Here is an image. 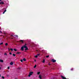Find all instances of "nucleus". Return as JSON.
Listing matches in <instances>:
<instances>
[{
    "label": "nucleus",
    "instance_id": "6",
    "mask_svg": "<svg viewBox=\"0 0 79 79\" xmlns=\"http://www.w3.org/2000/svg\"><path fill=\"white\" fill-rule=\"evenodd\" d=\"M21 54V52H18L16 53V54H17V55H19V54Z\"/></svg>",
    "mask_w": 79,
    "mask_h": 79
},
{
    "label": "nucleus",
    "instance_id": "19",
    "mask_svg": "<svg viewBox=\"0 0 79 79\" xmlns=\"http://www.w3.org/2000/svg\"><path fill=\"white\" fill-rule=\"evenodd\" d=\"M2 79H5V77H3V76H2Z\"/></svg>",
    "mask_w": 79,
    "mask_h": 79
},
{
    "label": "nucleus",
    "instance_id": "1",
    "mask_svg": "<svg viewBox=\"0 0 79 79\" xmlns=\"http://www.w3.org/2000/svg\"><path fill=\"white\" fill-rule=\"evenodd\" d=\"M33 73V72H30L29 73V74L28 75V77H30L31 76V75H32Z\"/></svg>",
    "mask_w": 79,
    "mask_h": 79
},
{
    "label": "nucleus",
    "instance_id": "15",
    "mask_svg": "<svg viewBox=\"0 0 79 79\" xmlns=\"http://www.w3.org/2000/svg\"><path fill=\"white\" fill-rule=\"evenodd\" d=\"M40 72H38L37 73V74H38V75H39V74H40Z\"/></svg>",
    "mask_w": 79,
    "mask_h": 79
},
{
    "label": "nucleus",
    "instance_id": "5",
    "mask_svg": "<svg viewBox=\"0 0 79 79\" xmlns=\"http://www.w3.org/2000/svg\"><path fill=\"white\" fill-rule=\"evenodd\" d=\"M25 47H26V48H25V50L26 51V50H28V48H27V47L26 46H25Z\"/></svg>",
    "mask_w": 79,
    "mask_h": 79
},
{
    "label": "nucleus",
    "instance_id": "32",
    "mask_svg": "<svg viewBox=\"0 0 79 79\" xmlns=\"http://www.w3.org/2000/svg\"><path fill=\"white\" fill-rule=\"evenodd\" d=\"M4 11L6 12V10H5Z\"/></svg>",
    "mask_w": 79,
    "mask_h": 79
},
{
    "label": "nucleus",
    "instance_id": "34",
    "mask_svg": "<svg viewBox=\"0 0 79 79\" xmlns=\"http://www.w3.org/2000/svg\"><path fill=\"white\" fill-rule=\"evenodd\" d=\"M11 37H13V35H11Z\"/></svg>",
    "mask_w": 79,
    "mask_h": 79
},
{
    "label": "nucleus",
    "instance_id": "16",
    "mask_svg": "<svg viewBox=\"0 0 79 79\" xmlns=\"http://www.w3.org/2000/svg\"><path fill=\"white\" fill-rule=\"evenodd\" d=\"M5 45H6V46H7V45H8V43H6L5 44Z\"/></svg>",
    "mask_w": 79,
    "mask_h": 79
},
{
    "label": "nucleus",
    "instance_id": "37",
    "mask_svg": "<svg viewBox=\"0 0 79 79\" xmlns=\"http://www.w3.org/2000/svg\"><path fill=\"white\" fill-rule=\"evenodd\" d=\"M36 61V60H35V62Z\"/></svg>",
    "mask_w": 79,
    "mask_h": 79
},
{
    "label": "nucleus",
    "instance_id": "35",
    "mask_svg": "<svg viewBox=\"0 0 79 79\" xmlns=\"http://www.w3.org/2000/svg\"><path fill=\"white\" fill-rule=\"evenodd\" d=\"M8 49L9 50V51H10V48H8Z\"/></svg>",
    "mask_w": 79,
    "mask_h": 79
},
{
    "label": "nucleus",
    "instance_id": "23",
    "mask_svg": "<svg viewBox=\"0 0 79 79\" xmlns=\"http://www.w3.org/2000/svg\"><path fill=\"white\" fill-rule=\"evenodd\" d=\"M20 61L21 62H23V60H21Z\"/></svg>",
    "mask_w": 79,
    "mask_h": 79
},
{
    "label": "nucleus",
    "instance_id": "28",
    "mask_svg": "<svg viewBox=\"0 0 79 79\" xmlns=\"http://www.w3.org/2000/svg\"><path fill=\"white\" fill-rule=\"evenodd\" d=\"M9 54H10V55H12V53H11V52H10V53H9Z\"/></svg>",
    "mask_w": 79,
    "mask_h": 79
},
{
    "label": "nucleus",
    "instance_id": "39",
    "mask_svg": "<svg viewBox=\"0 0 79 79\" xmlns=\"http://www.w3.org/2000/svg\"><path fill=\"white\" fill-rule=\"evenodd\" d=\"M11 39H13V38H11Z\"/></svg>",
    "mask_w": 79,
    "mask_h": 79
},
{
    "label": "nucleus",
    "instance_id": "41",
    "mask_svg": "<svg viewBox=\"0 0 79 79\" xmlns=\"http://www.w3.org/2000/svg\"><path fill=\"white\" fill-rule=\"evenodd\" d=\"M1 69V67H0V70Z\"/></svg>",
    "mask_w": 79,
    "mask_h": 79
},
{
    "label": "nucleus",
    "instance_id": "33",
    "mask_svg": "<svg viewBox=\"0 0 79 79\" xmlns=\"http://www.w3.org/2000/svg\"><path fill=\"white\" fill-rule=\"evenodd\" d=\"M18 69H21V68L19 67V68H18Z\"/></svg>",
    "mask_w": 79,
    "mask_h": 79
},
{
    "label": "nucleus",
    "instance_id": "27",
    "mask_svg": "<svg viewBox=\"0 0 79 79\" xmlns=\"http://www.w3.org/2000/svg\"><path fill=\"white\" fill-rule=\"evenodd\" d=\"M26 45H27V44H26L25 43V45H23V46H26Z\"/></svg>",
    "mask_w": 79,
    "mask_h": 79
},
{
    "label": "nucleus",
    "instance_id": "2",
    "mask_svg": "<svg viewBox=\"0 0 79 79\" xmlns=\"http://www.w3.org/2000/svg\"><path fill=\"white\" fill-rule=\"evenodd\" d=\"M26 47L25 46H23L21 48V50H22V51H23V50H24V48H26Z\"/></svg>",
    "mask_w": 79,
    "mask_h": 79
},
{
    "label": "nucleus",
    "instance_id": "13",
    "mask_svg": "<svg viewBox=\"0 0 79 79\" xmlns=\"http://www.w3.org/2000/svg\"><path fill=\"white\" fill-rule=\"evenodd\" d=\"M4 55H5V56H7V53H4Z\"/></svg>",
    "mask_w": 79,
    "mask_h": 79
},
{
    "label": "nucleus",
    "instance_id": "31",
    "mask_svg": "<svg viewBox=\"0 0 79 79\" xmlns=\"http://www.w3.org/2000/svg\"><path fill=\"white\" fill-rule=\"evenodd\" d=\"M37 55V56H39V55H40V54H38Z\"/></svg>",
    "mask_w": 79,
    "mask_h": 79
},
{
    "label": "nucleus",
    "instance_id": "8",
    "mask_svg": "<svg viewBox=\"0 0 79 79\" xmlns=\"http://www.w3.org/2000/svg\"><path fill=\"white\" fill-rule=\"evenodd\" d=\"M0 4H2V5H3V4H4V2H0Z\"/></svg>",
    "mask_w": 79,
    "mask_h": 79
},
{
    "label": "nucleus",
    "instance_id": "29",
    "mask_svg": "<svg viewBox=\"0 0 79 79\" xmlns=\"http://www.w3.org/2000/svg\"><path fill=\"white\" fill-rule=\"evenodd\" d=\"M7 69H10V67H7Z\"/></svg>",
    "mask_w": 79,
    "mask_h": 79
},
{
    "label": "nucleus",
    "instance_id": "43",
    "mask_svg": "<svg viewBox=\"0 0 79 79\" xmlns=\"http://www.w3.org/2000/svg\"><path fill=\"white\" fill-rule=\"evenodd\" d=\"M1 77V75L0 74V77Z\"/></svg>",
    "mask_w": 79,
    "mask_h": 79
},
{
    "label": "nucleus",
    "instance_id": "10",
    "mask_svg": "<svg viewBox=\"0 0 79 79\" xmlns=\"http://www.w3.org/2000/svg\"><path fill=\"white\" fill-rule=\"evenodd\" d=\"M0 62H2V63H3V60L2 59L0 60Z\"/></svg>",
    "mask_w": 79,
    "mask_h": 79
},
{
    "label": "nucleus",
    "instance_id": "4",
    "mask_svg": "<svg viewBox=\"0 0 79 79\" xmlns=\"http://www.w3.org/2000/svg\"><path fill=\"white\" fill-rule=\"evenodd\" d=\"M61 77L63 79H67L66 78V77H63V76H61Z\"/></svg>",
    "mask_w": 79,
    "mask_h": 79
},
{
    "label": "nucleus",
    "instance_id": "36",
    "mask_svg": "<svg viewBox=\"0 0 79 79\" xmlns=\"http://www.w3.org/2000/svg\"><path fill=\"white\" fill-rule=\"evenodd\" d=\"M5 12L4 11L3 12V14H4V13H5Z\"/></svg>",
    "mask_w": 79,
    "mask_h": 79
},
{
    "label": "nucleus",
    "instance_id": "11",
    "mask_svg": "<svg viewBox=\"0 0 79 79\" xmlns=\"http://www.w3.org/2000/svg\"><path fill=\"white\" fill-rule=\"evenodd\" d=\"M36 66H37V65L35 64V65L34 66V68H36Z\"/></svg>",
    "mask_w": 79,
    "mask_h": 79
},
{
    "label": "nucleus",
    "instance_id": "7",
    "mask_svg": "<svg viewBox=\"0 0 79 79\" xmlns=\"http://www.w3.org/2000/svg\"><path fill=\"white\" fill-rule=\"evenodd\" d=\"M10 65H13V62H11V63H10Z\"/></svg>",
    "mask_w": 79,
    "mask_h": 79
},
{
    "label": "nucleus",
    "instance_id": "24",
    "mask_svg": "<svg viewBox=\"0 0 79 79\" xmlns=\"http://www.w3.org/2000/svg\"><path fill=\"white\" fill-rule=\"evenodd\" d=\"M3 42H2L0 43V45H3Z\"/></svg>",
    "mask_w": 79,
    "mask_h": 79
},
{
    "label": "nucleus",
    "instance_id": "42",
    "mask_svg": "<svg viewBox=\"0 0 79 79\" xmlns=\"http://www.w3.org/2000/svg\"><path fill=\"white\" fill-rule=\"evenodd\" d=\"M2 1V0H0V2H1Z\"/></svg>",
    "mask_w": 79,
    "mask_h": 79
},
{
    "label": "nucleus",
    "instance_id": "9",
    "mask_svg": "<svg viewBox=\"0 0 79 79\" xmlns=\"http://www.w3.org/2000/svg\"><path fill=\"white\" fill-rule=\"evenodd\" d=\"M39 77L40 79H42V77L40 75L39 76Z\"/></svg>",
    "mask_w": 79,
    "mask_h": 79
},
{
    "label": "nucleus",
    "instance_id": "14",
    "mask_svg": "<svg viewBox=\"0 0 79 79\" xmlns=\"http://www.w3.org/2000/svg\"><path fill=\"white\" fill-rule=\"evenodd\" d=\"M23 61H26V59H25V58H23Z\"/></svg>",
    "mask_w": 79,
    "mask_h": 79
},
{
    "label": "nucleus",
    "instance_id": "17",
    "mask_svg": "<svg viewBox=\"0 0 79 79\" xmlns=\"http://www.w3.org/2000/svg\"><path fill=\"white\" fill-rule=\"evenodd\" d=\"M13 55L14 56H16V55H15V54H13Z\"/></svg>",
    "mask_w": 79,
    "mask_h": 79
},
{
    "label": "nucleus",
    "instance_id": "30",
    "mask_svg": "<svg viewBox=\"0 0 79 79\" xmlns=\"http://www.w3.org/2000/svg\"><path fill=\"white\" fill-rule=\"evenodd\" d=\"M73 68H72L71 69V71H73Z\"/></svg>",
    "mask_w": 79,
    "mask_h": 79
},
{
    "label": "nucleus",
    "instance_id": "12",
    "mask_svg": "<svg viewBox=\"0 0 79 79\" xmlns=\"http://www.w3.org/2000/svg\"><path fill=\"white\" fill-rule=\"evenodd\" d=\"M20 42H22V43H23V42H23V40H20Z\"/></svg>",
    "mask_w": 79,
    "mask_h": 79
},
{
    "label": "nucleus",
    "instance_id": "20",
    "mask_svg": "<svg viewBox=\"0 0 79 79\" xmlns=\"http://www.w3.org/2000/svg\"><path fill=\"white\" fill-rule=\"evenodd\" d=\"M43 63H45V60L44 59L43 61Z\"/></svg>",
    "mask_w": 79,
    "mask_h": 79
},
{
    "label": "nucleus",
    "instance_id": "22",
    "mask_svg": "<svg viewBox=\"0 0 79 79\" xmlns=\"http://www.w3.org/2000/svg\"><path fill=\"white\" fill-rule=\"evenodd\" d=\"M35 58H37L38 57V56L37 55L35 56Z\"/></svg>",
    "mask_w": 79,
    "mask_h": 79
},
{
    "label": "nucleus",
    "instance_id": "40",
    "mask_svg": "<svg viewBox=\"0 0 79 79\" xmlns=\"http://www.w3.org/2000/svg\"><path fill=\"white\" fill-rule=\"evenodd\" d=\"M49 65H50V64H49Z\"/></svg>",
    "mask_w": 79,
    "mask_h": 79
},
{
    "label": "nucleus",
    "instance_id": "21",
    "mask_svg": "<svg viewBox=\"0 0 79 79\" xmlns=\"http://www.w3.org/2000/svg\"><path fill=\"white\" fill-rule=\"evenodd\" d=\"M10 50H11V51H13V49L11 48L10 49Z\"/></svg>",
    "mask_w": 79,
    "mask_h": 79
},
{
    "label": "nucleus",
    "instance_id": "25",
    "mask_svg": "<svg viewBox=\"0 0 79 79\" xmlns=\"http://www.w3.org/2000/svg\"><path fill=\"white\" fill-rule=\"evenodd\" d=\"M49 57V55L46 56V58H48Z\"/></svg>",
    "mask_w": 79,
    "mask_h": 79
},
{
    "label": "nucleus",
    "instance_id": "3",
    "mask_svg": "<svg viewBox=\"0 0 79 79\" xmlns=\"http://www.w3.org/2000/svg\"><path fill=\"white\" fill-rule=\"evenodd\" d=\"M51 61L53 62V63H55L56 62V60L54 59H52Z\"/></svg>",
    "mask_w": 79,
    "mask_h": 79
},
{
    "label": "nucleus",
    "instance_id": "18",
    "mask_svg": "<svg viewBox=\"0 0 79 79\" xmlns=\"http://www.w3.org/2000/svg\"><path fill=\"white\" fill-rule=\"evenodd\" d=\"M14 51L15 52H16V51H17V50L16 49H14Z\"/></svg>",
    "mask_w": 79,
    "mask_h": 79
},
{
    "label": "nucleus",
    "instance_id": "38",
    "mask_svg": "<svg viewBox=\"0 0 79 79\" xmlns=\"http://www.w3.org/2000/svg\"><path fill=\"white\" fill-rule=\"evenodd\" d=\"M0 32H1V33H2V31H0Z\"/></svg>",
    "mask_w": 79,
    "mask_h": 79
},
{
    "label": "nucleus",
    "instance_id": "26",
    "mask_svg": "<svg viewBox=\"0 0 79 79\" xmlns=\"http://www.w3.org/2000/svg\"><path fill=\"white\" fill-rule=\"evenodd\" d=\"M15 36H16V37H17V38L18 37V35H15Z\"/></svg>",
    "mask_w": 79,
    "mask_h": 79
}]
</instances>
